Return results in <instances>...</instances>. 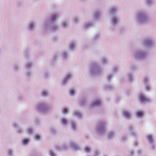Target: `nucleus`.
Segmentation results:
<instances>
[{"mask_svg": "<svg viewBox=\"0 0 156 156\" xmlns=\"http://www.w3.org/2000/svg\"><path fill=\"white\" fill-rule=\"evenodd\" d=\"M58 16V15L57 13L51 14L43 23L42 27L43 29L45 30H50L53 31L58 30L59 27L55 21Z\"/></svg>", "mask_w": 156, "mask_h": 156, "instance_id": "nucleus-1", "label": "nucleus"}, {"mask_svg": "<svg viewBox=\"0 0 156 156\" xmlns=\"http://www.w3.org/2000/svg\"><path fill=\"white\" fill-rule=\"evenodd\" d=\"M37 110L40 112L45 114L52 109V107L46 102L39 103L36 106Z\"/></svg>", "mask_w": 156, "mask_h": 156, "instance_id": "nucleus-2", "label": "nucleus"}, {"mask_svg": "<svg viewBox=\"0 0 156 156\" xmlns=\"http://www.w3.org/2000/svg\"><path fill=\"white\" fill-rule=\"evenodd\" d=\"M90 73L93 76L100 75L103 72V68L95 63H92L90 66Z\"/></svg>", "mask_w": 156, "mask_h": 156, "instance_id": "nucleus-3", "label": "nucleus"}, {"mask_svg": "<svg viewBox=\"0 0 156 156\" xmlns=\"http://www.w3.org/2000/svg\"><path fill=\"white\" fill-rule=\"evenodd\" d=\"M136 20L140 24H143L147 22L149 19L146 12L144 11L139 12L136 16Z\"/></svg>", "mask_w": 156, "mask_h": 156, "instance_id": "nucleus-4", "label": "nucleus"}, {"mask_svg": "<svg viewBox=\"0 0 156 156\" xmlns=\"http://www.w3.org/2000/svg\"><path fill=\"white\" fill-rule=\"evenodd\" d=\"M148 55L147 51L142 49L135 50L133 52V57L136 59H142L145 58Z\"/></svg>", "mask_w": 156, "mask_h": 156, "instance_id": "nucleus-5", "label": "nucleus"}, {"mask_svg": "<svg viewBox=\"0 0 156 156\" xmlns=\"http://www.w3.org/2000/svg\"><path fill=\"white\" fill-rule=\"evenodd\" d=\"M106 126V122L104 121H99L98 122L96 129L98 134L102 135L105 133Z\"/></svg>", "mask_w": 156, "mask_h": 156, "instance_id": "nucleus-6", "label": "nucleus"}, {"mask_svg": "<svg viewBox=\"0 0 156 156\" xmlns=\"http://www.w3.org/2000/svg\"><path fill=\"white\" fill-rule=\"evenodd\" d=\"M146 138L149 143L152 149L155 150L156 148L154 140L152 135H147L146 136Z\"/></svg>", "mask_w": 156, "mask_h": 156, "instance_id": "nucleus-7", "label": "nucleus"}, {"mask_svg": "<svg viewBox=\"0 0 156 156\" xmlns=\"http://www.w3.org/2000/svg\"><path fill=\"white\" fill-rule=\"evenodd\" d=\"M153 41L151 39H144L142 42V44L144 47L146 48H151L153 45Z\"/></svg>", "mask_w": 156, "mask_h": 156, "instance_id": "nucleus-8", "label": "nucleus"}, {"mask_svg": "<svg viewBox=\"0 0 156 156\" xmlns=\"http://www.w3.org/2000/svg\"><path fill=\"white\" fill-rule=\"evenodd\" d=\"M120 18L117 15L112 16H111L110 22L112 25L116 26L120 21Z\"/></svg>", "mask_w": 156, "mask_h": 156, "instance_id": "nucleus-9", "label": "nucleus"}, {"mask_svg": "<svg viewBox=\"0 0 156 156\" xmlns=\"http://www.w3.org/2000/svg\"><path fill=\"white\" fill-rule=\"evenodd\" d=\"M36 23L34 22H30L28 23L27 27L28 30L30 31H32L34 30Z\"/></svg>", "mask_w": 156, "mask_h": 156, "instance_id": "nucleus-10", "label": "nucleus"}, {"mask_svg": "<svg viewBox=\"0 0 156 156\" xmlns=\"http://www.w3.org/2000/svg\"><path fill=\"white\" fill-rule=\"evenodd\" d=\"M118 10V8L116 6L111 7L109 10V13L110 16H115V14Z\"/></svg>", "mask_w": 156, "mask_h": 156, "instance_id": "nucleus-11", "label": "nucleus"}, {"mask_svg": "<svg viewBox=\"0 0 156 156\" xmlns=\"http://www.w3.org/2000/svg\"><path fill=\"white\" fill-rule=\"evenodd\" d=\"M102 14V13L101 11L99 10H97L94 12L93 17L95 20H98L101 17Z\"/></svg>", "mask_w": 156, "mask_h": 156, "instance_id": "nucleus-12", "label": "nucleus"}, {"mask_svg": "<svg viewBox=\"0 0 156 156\" xmlns=\"http://www.w3.org/2000/svg\"><path fill=\"white\" fill-rule=\"evenodd\" d=\"M69 144V146L74 151H77L80 149V147L73 141H70Z\"/></svg>", "mask_w": 156, "mask_h": 156, "instance_id": "nucleus-13", "label": "nucleus"}, {"mask_svg": "<svg viewBox=\"0 0 156 156\" xmlns=\"http://www.w3.org/2000/svg\"><path fill=\"white\" fill-rule=\"evenodd\" d=\"M72 77L71 75L69 74L66 76L65 78L63 79L62 81V85L63 86L66 85L68 81L71 79Z\"/></svg>", "mask_w": 156, "mask_h": 156, "instance_id": "nucleus-14", "label": "nucleus"}, {"mask_svg": "<svg viewBox=\"0 0 156 156\" xmlns=\"http://www.w3.org/2000/svg\"><path fill=\"white\" fill-rule=\"evenodd\" d=\"M149 81L147 77H145L143 79V81L145 85V89L146 90L149 91L150 90V88L148 82Z\"/></svg>", "mask_w": 156, "mask_h": 156, "instance_id": "nucleus-15", "label": "nucleus"}, {"mask_svg": "<svg viewBox=\"0 0 156 156\" xmlns=\"http://www.w3.org/2000/svg\"><path fill=\"white\" fill-rule=\"evenodd\" d=\"M128 128L131 136H136V132L134 130V129L132 125H129L128 126Z\"/></svg>", "mask_w": 156, "mask_h": 156, "instance_id": "nucleus-16", "label": "nucleus"}, {"mask_svg": "<svg viewBox=\"0 0 156 156\" xmlns=\"http://www.w3.org/2000/svg\"><path fill=\"white\" fill-rule=\"evenodd\" d=\"M139 99L140 101L142 103L145 102H150V100L148 98H146L143 94L140 95Z\"/></svg>", "mask_w": 156, "mask_h": 156, "instance_id": "nucleus-17", "label": "nucleus"}, {"mask_svg": "<svg viewBox=\"0 0 156 156\" xmlns=\"http://www.w3.org/2000/svg\"><path fill=\"white\" fill-rule=\"evenodd\" d=\"M33 65V63L31 62H27L25 65L26 70H30Z\"/></svg>", "mask_w": 156, "mask_h": 156, "instance_id": "nucleus-18", "label": "nucleus"}, {"mask_svg": "<svg viewBox=\"0 0 156 156\" xmlns=\"http://www.w3.org/2000/svg\"><path fill=\"white\" fill-rule=\"evenodd\" d=\"M69 24V20H66L63 21L61 23V26L63 28H66L67 27Z\"/></svg>", "mask_w": 156, "mask_h": 156, "instance_id": "nucleus-19", "label": "nucleus"}, {"mask_svg": "<svg viewBox=\"0 0 156 156\" xmlns=\"http://www.w3.org/2000/svg\"><path fill=\"white\" fill-rule=\"evenodd\" d=\"M123 116L127 119H130L131 117L130 113L127 111H124L123 112Z\"/></svg>", "mask_w": 156, "mask_h": 156, "instance_id": "nucleus-20", "label": "nucleus"}, {"mask_svg": "<svg viewBox=\"0 0 156 156\" xmlns=\"http://www.w3.org/2000/svg\"><path fill=\"white\" fill-rule=\"evenodd\" d=\"M69 49L72 51L74 50L76 48V45L74 41L70 42L69 44Z\"/></svg>", "mask_w": 156, "mask_h": 156, "instance_id": "nucleus-21", "label": "nucleus"}, {"mask_svg": "<svg viewBox=\"0 0 156 156\" xmlns=\"http://www.w3.org/2000/svg\"><path fill=\"white\" fill-rule=\"evenodd\" d=\"M68 148V147L65 144H63L61 146L58 147H57V150L59 151L66 150Z\"/></svg>", "mask_w": 156, "mask_h": 156, "instance_id": "nucleus-22", "label": "nucleus"}, {"mask_svg": "<svg viewBox=\"0 0 156 156\" xmlns=\"http://www.w3.org/2000/svg\"><path fill=\"white\" fill-rule=\"evenodd\" d=\"M101 62L102 64L103 65H107L109 62L108 59L106 57H103L101 58Z\"/></svg>", "mask_w": 156, "mask_h": 156, "instance_id": "nucleus-23", "label": "nucleus"}, {"mask_svg": "<svg viewBox=\"0 0 156 156\" xmlns=\"http://www.w3.org/2000/svg\"><path fill=\"white\" fill-rule=\"evenodd\" d=\"M101 101L99 100H97L94 101L90 105V107H92L94 106H98L100 105Z\"/></svg>", "mask_w": 156, "mask_h": 156, "instance_id": "nucleus-24", "label": "nucleus"}, {"mask_svg": "<svg viewBox=\"0 0 156 156\" xmlns=\"http://www.w3.org/2000/svg\"><path fill=\"white\" fill-rule=\"evenodd\" d=\"M136 115L138 118H141L144 115L143 112L142 111H138L136 112Z\"/></svg>", "mask_w": 156, "mask_h": 156, "instance_id": "nucleus-25", "label": "nucleus"}, {"mask_svg": "<svg viewBox=\"0 0 156 156\" xmlns=\"http://www.w3.org/2000/svg\"><path fill=\"white\" fill-rule=\"evenodd\" d=\"M13 126L14 128L17 129V132L19 133H21L22 132V129L19 128L18 125L16 123L13 124Z\"/></svg>", "mask_w": 156, "mask_h": 156, "instance_id": "nucleus-26", "label": "nucleus"}, {"mask_svg": "<svg viewBox=\"0 0 156 156\" xmlns=\"http://www.w3.org/2000/svg\"><path fill=\"white\" fill-rule=\"evenodd\" d=\"M94 25V24L93 23H87L84 24L83 27L84 28L87 29L92 27Z\"/></svg>", "mask_w": 156, "mask_h": 156, "instance_id": "nucleus-27", "label": "nucleus"}, {"mask_svg": "<svg viewBox=\"0 0 156 156\" xmlns=\"http://www.w3.org/2000/svg\"><path fill=\"white\" fill-rule=\"evenodd\" d=\"M115 133L113 131H109L108 133V139L110 140L114 137Z\"/></svg>", "mask_w": 156, "mask_h": 156, "instance_id": "nucleus-28", "label": "nucleus"}, {"mask_svg": "<svg viewBox=\"0 0 156 156\" xmlns=\"http://www.w3.org/2000/svg\"><path fill=\"white\" fill-rule=\"evenodd\" d=\"M71 126L72 129L75 130L77 128V125L76 122L73 121H72L71 122Z\"/></svg>", "mask_w": 156, "mask_h": 156, "instance_id": "nucleus-29", "label": "nucleus"}, {"mask_svg": "<svg viewBox=\"0 0 156 156\" xmlns=\"http://www.w3.org/2000/svg\"><path fill=\"white\" fill-rule=\"evenodd\" d=\"M25 72V76L26 77H29L32 75V73L30 70H26Z\"/></svg>", "mask_w": 156, "mask_h": 156, "instance_id": "nucleus-30", "label": "nucleus"}, {"mask_svg": "<svg viewBox=\"0 0 156 156\" xmlns=\"http://www.w3.org/2000/svg\"><path fill=\"white\" fill-rule=\"evenodd\" d=\"M74 115L75 116H76L79 119H81L82 118V115L81 113L77 111H75L74 113Z\"/></svg>", "mask_w": 156, "mask_h": 156, "instance_id": "nucleus-31", "label": "nucleus"}, {"mask_svg": "<svg viewBox=\"0 0 156 156\" xmlns=\"http://www.w3.org/2000/svg\"><path fill=\"white\" fill-rule=\"evenodd\" d=\"M113 76L112 73H110L106 77L107 80L108 82H110Z\"/></svg>", "mask_w": 156, "mask_h": 156, "instance_id": "nucleus-32", "label": "nucleus"}, {"mask_svg": "<svg viewBox=\"0 0 156 156\" xmlns=\"http://www.w3.org/2000/svg\"><path fill=\"white\" fill-rule=\"evenodd\" d=\"M61 122L63 125H66L67 123V120L66 118H62L61 119Z\"/></svg>", "mask_w": 156, "mask_h": 156, "instance_id": "nucleus-33", "label": "nucleus"}, {"mask_svg": "<svg viewBox=\"0 0 156 156\" xmlns=\"http://www.w3.org/2000/svg\"><path fill=\"white\" fill-rule=\"evenodd\" d=\"M29 139L27 138H24L22 140V144L23 145H26L29 142Z\"/></svg>", "mask_w": 156, "mask_h": 156, "instance_id": "nucleus-34", "label": "nucleus"}, {"mask_svg": "<svg viewBox=\"0 0 156 156\" xmlns=\"http://www.w3.org/2000/svg\"><path fill=\"white\" fill-rule=\"evenodd\" d=\"M105 88L106 90H111L114 88V87L112 85H108L105 87Z\"/></svg>", "mask_w": 156, "mask_h": 156, "instance_id": "nucleus-35", "label": "nucleus"}, {"mask_svg": "<svg viewBox=\"0 0 156 156\" xmlns=\"http://www.w3.org/2000/svg\"><path fill=\"white\" fill-rule=\"evenodd\" d=\"M49 94V93L47 91L43 90L42 92L41 95L42 96L45 97L48 96Z\"/></svg>", "mask_w": 156, "mask_h": 156, "instance_id": "nucleus-36", "label": "nucleus"}, {"mask_svg": "<svg viewBox=\"0 0 156 156\" xmlns=\"http://www.w3.org/2000/svg\"><path fill=\"white\" fill-rule=\"evenodd\" d=\"M146 1L147 5L149 6L153 4L152 0H146Z\"/></svg>", "mask_w": 156, "mask_h": 156, "instance_id": "nucleus-37", "label": "nucleus"}, {"mask_svg": "<svg viewBox=\"0 0 156 156\" xmlns=\"http://www.w3.org/2000/svg\"><path fill=\"white\" fill-rule=\"evenodd\" d=\"M118 68L117 67L115 66L113 67L112 70V74L118 72Z\"/></svg>", "mask_w": 156, "mask_h": 156, "instance_id": "nucleus-38", "label": "nucleus"}, {"mask_svg": "<svg viewBox=\"0 0 156 156\" xmlns=\"http://www.w3.org/2000/svg\"><path fill=\"white\" fill-rule=\"evenodd\" d=\"M100 34L98 33V34H95L94 35V36L93 38V39L94 40H96L100 38Z\"/></svg>", "mask_w": 156, "mask_h": 156, "instance_id": "nucleus-39", "label": "nucleus"}, {"mask_svg": "<svg viewBox=\"0 0 156 156\" xmlns=\"http://www.w3.org/2000/svg\"><path fill=\"white\" fill-rule=\"evenodd\" d=\"M50 130V132L53 134H56L57 133V131L54 128L51 127Z\"/></svg>", "mask_w": 156, "mask_h": 156, "instance_id": "nucleus-40", "label": "nucleus"}, {"mask_svg": "<svg viewBox=\"0 0 156 156\" xmlns=\"http://www.w3.org/2000/svg\"><path fill=\"white\" fill-rule=\"evenodd\" d=\"M67 53L65 51H64L62 53V58L63 59H66L67 58Z\"/></svg>", "mask_w": 156, "mask_h": 156, "instance_id": "nucleus-41", "label": "nucleus"}, {"mask_svg": "<svg viewBox=\"0 0 156 156\" xmlns=\"http://www.w3.org/2000/svg\"><path fill=\"white\" fill-rule=\"evenodd\" d=\"M75 93V90L74 88H72L69 90V94L70 95L73 96Z\"/></svg>", "mask_w": 156, "mask_h": 156, "instance_id": "nucleus-42", "label": "nucleus"}, {"mask_svg": "<svg viewBox=\"0 0 156 156\" xmlns=\"http://www.w3.org/2000/svg\"><path fill=\"white\" fill-rule=\"evenodd\" d=\"M69 109L67 108H64L62 109V113L64 114H67L69 113Z\"/></svg>", "mask_w": 156, "mask_h": 156, "instance_id": "nucleus-43", "label": "nucleus"}, {"mask_svg": "<svg viewBox=\"0 0 156 156\" xmlns=\"http://www.w3.org/2000/svg\"><path fill=\"white\" fill-rule=\"evenodd\" d=\"M128 79L131 82L133 80V75L132 74L129 73L127 74Z\"/></svg>", "mask_w": 156, "mask_h": 156, "instance_id": "nucleus-44", "label": "nucleus"}, {"mask_svg": "<svg viewBox=\"0 0 156 156\" xmlns=\"http://www.w3.org/2000/svg\"><path fill=\"white\" fill-rule=\"evenodd\" d=\"M40 135L38 134H36L34 136V139L37 141H39L40 140Z\"/></svg>", "mask_w": 156, "mask_h": 156, "instance_id": "nucleus-45", "label": "nucleus"}, {"mask_svg": "<svg viewBox=\"0 0 156 156\" xmlns=\"http://www.w3.org/2000/svg\"><path fill=\"white\" fill-rule=\"evenodd\" d=\"M33 132V129L31 128H28L27 130V133L29 134H31Z\"/></svg>", "mask_w": 156, "mask_h": 156, "instance_id": "nucleus-46", "label": "nucleus"}, {"mask_svg": "<svg viewBox=\"0 0 156 156\" xmlns=\"http://www.w3.org/2000/svg\"><path fill=\"white\" fill-rule=\"evenodd\" d=\"M49 152L50 156H57L56 154L51 150H49Z\"/></svg>", "mask_w": 156, "mask_h": 156, "instance_id": "nucleus-47", "label": "nucleus"}, {"mask_svg": "<svg viewBox=\"0 0 156 156\" xmlns=\"http://www.w3.org/2000/svg\"><path fill=\"white\" fill-rule=\"evenodd\" d=\"M35 122L37 125H39L40 124V121L39 119L36 117L35 119Z\"/></svg>", "mask_w": 156, "mask_h": 156, "instance_id": "nucleus-48", "label": "nucleus"}, {"mask_svg": "<svg viewBox=\"0 0 156 156\" xmlns=\"http://www.w3.org/2000/svg\"><path fill=\"white\" fill-rule=\"evenodd\" d=\"M86 102V100L85 99H82L80 102V105H84Z\"/></svg>", "mask_w": 156, "mask_h": 156, "instance_id": "nucleus-49", "label": "nucleus"}, {"mask_svg": "<svg viewBox=\"0 0 156 156\" xmlns=\"http://www.w3.org/2000/svg\"><path fill=\"white\" fill-rule=\"evenodd\" d=\"M73 20L75 23H77L79 20V19L77 17H75L73 19Z\"/></svg>", "mask_w": 156, "mask_h": 156, "instance_id": "nucleus-50", "label": "nucleus"}, {"mask_svg": "<svg viewBox=\"0 0 156 156\" xmlns=\"http://www.w3.org/2000/svg\"><path fill=\"white\" fill-rule=\"evenodd\" d=\"M13 68L14 69L15 71H17L19 69V68L18 65H17V64L14 65L13 66Z\"/></svg>", "mask_w": 156, "mask_h": 156, "instance_id": "nucleus-51", "label": "nucleus"}, {"mask_svg": "<svg viewBox=\"0 0 156 156\" xmlns=\"http://www.w3.org/2000/svg\"><path fill=\"white\" fill-rule=\"evenodd\" d=\"M90 148L88 147H85L84 149L85 151L86 152H89L90 151Z\"/></svg>", "mask_w": 156, "mask_h": 156, "instance_id": "nucleus-52", "label": "nucleus"}, {"mask_svg": "<svg viewBox=\"0 0 156 156\" xmlns=\"http://www.w3.org/2000/svg\"><path fill=\"white\" fill-rule=\"evenodd\" d=\"M136 69V67L135 65H132L130 67V69L131 70H134Z\"/></svg>", "mask_w": 156, "mask_h": 156, "instance_id": "nucleus-53", "label": "nucleus"}, {"mask_svg": "<svg viewBox=\"0 0 156 156\" xmlns=\"http://www.w3.org/2000/svg\"><path fill=\"white\" fill-rule=\"evenodd\" d=\"M122 140L123 141H125L127 140V137L125 136H123L121 138Z\"/></svg>", "mask_w": 156, "mask_h": 156, "instance_id": "nucleus-54", "label": "nucleus"}, {"mask_svg": "<svg viewBox=\"0 0 156 156\" xmlns=\"http://www.w3.org/2000/svg\"><path fill=\"white\" fill-rule=\"evenodd\" d=\"M9 155V156H11L12 154V151L11 149H9L8 151Z\"/></svg>", "mask_w": 156, "mask_h": 156, "instance_id": "nucleus-55", "label": "nucleus"}, {"mask_svg": "<svg viewBox=\"0 0 156 156\" xmlns=\"http://www.w3.org/2000/svg\"><path fill=\"white\" fill-rule=\"evenodd\" d=\"M24 98V97L23 96L20 95L18 96V99L19 100H20L23 99Z\"/></svg>", "mask_w": 156, "mask_h": 156, "instance_id": "nucleus-56", "label": "nucleus"}, {"mask_svg": "<svg viewBox=\"0 0 156 156\" xmlns=\"http://www.w3.org/2000/svg\"><path fill=\"white\" fill-rule=\"evenodd\" d=\"M100 154V152L98 151H96L94 153V156H98Z\"/></svg>", "mask_w": 156, "mask_h": 156, "instance_id": "nucleus-57", "label": "nucleus"}, {"mask_svg": "<svg viewBox=\"0 0 156 156\" xmlns=\"http://www.w3.org/2000/svg\"><path fill=\"white\" fill-rule=\"evenodd\" d=\"M57 55H54L53 58V60L54 61H55L56 60L57 58Z\"/></svg>", "mask_w": 156, "mask_h": 156, "instance_id": "nucleus-58", "label": "nucleus"}, {"mask_svg": "<svg viewBox=\"0 0 156 156\" xmlns=\"http://www.w3.org/2000/svg\"><path fill=\"white\" fill-rule=\"evenodd\" d=\"M141 151L140 150H138L137 151V153L138 154H140L141 153Z\"/></svg>", "mask_w": 156, "mask_h": 156, "instance_id": "nucleus-59", "label": "nucleus"}, {"mask_svg": "<svg viewBox=\"0 0 156 156\" xmlns=\"http://www.w3.org/2000/svg\"><path fill=\"white\" fill-rule=\"evenodd\" d=\"M48 74L47 73H45V77L46 78L48 77Z\"/></svg>", "mask_w": 156, "mask_h": 156, "instance_id": "nucleus-60", "label": "nucleus"}, {"mask_svg": "<svg viewBox=\"0 0 156 156\" xmlns=\"http://www.w3.org/2000/svg\"><path fill=\"white\" fill-rule=\"evenodd\" d=\"M57 39L56 38L54 37L53 39V41H55L56 40H57Z\"/></svg>", "mask_w": 156, "mask_h": 156, "instance_id": "nucleus-61", "label": "nucleus"}, {"mask_svg": "<svg viewBox=\"0 0 156 156\" xmlns=\"http://www.w3.org/2000/svg\"><path fill=\"white\" fill-rule=\"evenodd\" d=\"M133 151H131L130 152V154L131 155H133Z\"/></svg>", "mask_w": 156, "mask_h": 156, "instance_id": "nucleus-62", "label": "nucleus"}, {"mask_svg": "<svg viewBox=\"0 0 156 156\" xmlns=\"http://www.w3.org/2000/svg\"><path fill=\"white\" fill-rule=\"evenodd\" d=\"M134 145L136 146H137L138 144L136 142H135L134 143Z\"/></svg>", "mask_w": 156, "mask_h": 156, "instance_id": "nucleus-63", "label": "nucleus"}]
</instances>
